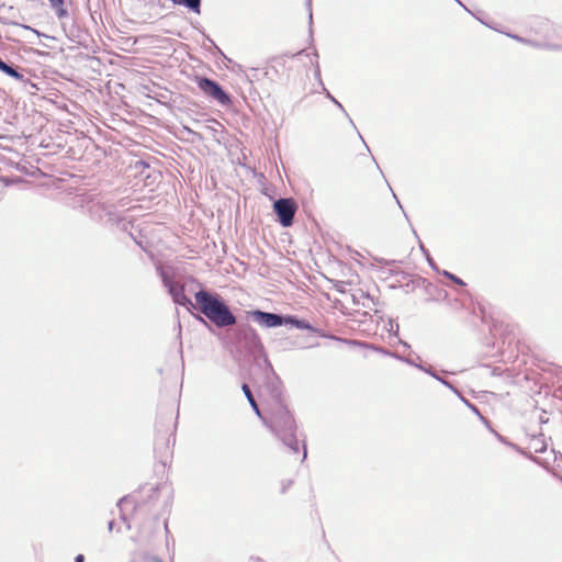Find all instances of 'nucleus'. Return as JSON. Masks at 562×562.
I'll use <instances>...</instances> for the list:
<instances>
[{
	"label": "nucleus",
	"mask_w": 562,
	"mask_h": 562,
	"mask_svg": "<svg viewBox=\"0 0 562 562\" xmlns=\"http://www.w3.org/2000/svg\"><path fill=\"white\" fill-rule=\"evenodd\" d=\"M139 562H165L164 560L156 557H145Z\"/></svg>",
	"instance_id": "obj_11"
},
{
	"label": "nucleus",
	"mask_w": 562,
	"mask_h": 562,
	"mask_svg": "<svg viewBox=\"0 0 562 562\" xmlns=\"http://www.w3.org/2000/svg\"><path fill=\"white\" fill-rule=\"evenodd\" d=\"M198 86L201 91L221 104L225 105L231 102L228 94L215 81L207 78H199Z\"/></svg>",
	"instance_id": "obj_4"
},
{
	"label": "nucleus",
	"mask_w": 562,
	"mask_h": 562,
	"mask_svg": "<svg viewBox=\"0 0 562 562\" xmlns=\"http://www.w3.org/2000/svg\"><path fill=\"white\" fill-rule=\"evenodd\" d=\"M194 297L200 312L216 326L226 327L236 323L235 316L217 296L205 291H199Z\"/></svg>",
	"instance_id": "obj_2"
},
{
	"label": "nucleus",
	"mask_w": 562,
	"mask_h": 562,
	"mask_svg": "<svg viewBox=\"0 0 562 562\" xmlns=\"http://www.w3.org/2000/svg\"><path fill=\"white\" fill-rule=\"evenodd\" d=\"M241 390H243V392H244L245 396L247 397V400H248V402H249L250 406H251V407H252V409L255 411V413L258 415V417H260V418H261L262 414H261V412H260V409H259V407H258L257 402L255 401V398H254V396H252V393H251V391H250L249 386H248L247 384H243Z\"/></svg>",
	"instance_id": "obj_7"
},
{
	"label": "nucleus",
	"mask_w": 562,
	"mask_h": 562,
	"mask_svg": "<svg viewBox=\"0 0 562 562\" xmlns=\"http://www.w3.org/2000/svg\"><path fill=\"white\" fill-rule=\"evenodd\" d=\"M50 5L57 10L58 16H64L66 10L64 9V0H49Z\"/></svg>",
	"instance_id": "obj_10"
},
{
	"label": "nucleus",
	"mask_w": 562,
	"mask_h": 562,
	"mask_svg": "<svg viewBox=\"0 0 562 562\" xmlns=\"http://www.w3.org/2000/svg\"><path fill=\"white\" fill-rule=\"evenodd\" d=\"M261 419L284 442L291 443L295 439V419L280 398L276 397L268 404Z\"/></svg>",
	"instance_id": "obj_1"
},
{
	"label": "nucleus",
	"mask_w": 562,
	"mask_h": 562,
	"mask_svg": "<svg viewBox=\"0 0 562 562\" xmlns=\"http://www.w3.org/2000/svg\"><path fill=\"white\" fill-rule=\"evenodd\" d=\"M297 205L293 199H279L273 204V210L283 227L292 225Z\"/></svg>",
	"instance_id": "obj_3"
},
{
	"label": "nucleus",
	"mask_w": 562,
	"mask_h": 562,
	"mask_svg": "<svg viewBox=\"0 0 562 562\" xmlns=\"http://www.w3.org/2000/svg\"><path fill=\"white\" fill-rule=\"evenodd\" d=\"M175 4H184L192 11L200 13V0H171Z\"/></svg>",
	"instance_id": "obj_9"
},
{
	"label": "nucleus",
	"mask_w": 562,
	"mask_h": 562,
	"mask_svg": "<svg viewBox=\"0 0 562 562\" xmlns=\"http://www.w3.org/2000/svg\"><path fill=\"white\" fill-rule=\"evenodd\" d=\"M85 558L82 554L77 555L75 562H83Z\"/></svg>",
	"instance_id": "obj_13"
},
{
	"label": "nucleus",
	"mask_w": 562,
	"mask_h": 562,
	"mask_svg": "<svg viewBox=\"0 0 562 562\" xmlns=\"http://www.w3.org/2000/svg\"><path fill=\"white\" fill-rule=\"evenodd\" d=\"M239 341L251 349H259L262 347L260 336L251 326H245L239 329Z\"/></svg>",
	"instance_id": "obj_6"
},
{
	"label": "nucleus",
	"mask_w": 562,
	"mask_h": 562,
	"mask_svg": "<svg viewBox=\"0 0 562 562\" xmlns=\"http://www.w3.org/2000/svg\"><path fill=\"white\" fill-rule=\"evenodd\" d=\"M559 47H561V48H562V45H560Z\"/></svg>",
	"instance_id": "obj_15"
},
{
	"label": "nucleus",
	"mask_w": 562,
	"mask_h": 562,
	"mask_svg": "<svg viewBox=\"0 0 562 562\" xmlns=\"http://www.w3.org/2000/svg\"><path fill=\"white\" fill-rule=\"evenodd\" d=\"M286 487L288 486H285V485L282 487V493H285Z\"/></svg>",
	"instance_id": "obj_14"
},
{
	"label": "nucleus",
	"mask_w": 562,
	"mask_h": 562,
	"mask_svg": "<svg viewBox=\"0 0 562 562\" xmlns=\"http://www.w3.org/2000/svg\"><path fill=\"white\" fill-rule=\"evenodd\" d=\"M454 283L457 284H461L463 285V281L461 279H459L458 277L453 276V274H450V273H446Z\"/></svg>",
	"instance_id": "obj_12"
},
{
	"label": "nucleus",
	"mask_w": 562,
	"mask_h": 562,
	"mask_svg": "<svg viewBox=\"0 0 562 562\" xmlns=\"http://www.w3.org/2000/svg\"><path fill=\"white\" fill-rule=\"evenodd\" d=\"M251 316L254 317L255 321H257L259 324L266 327H278L281 326L283 323H291L297 327H301L299 321H295L293 318H286L285 321H283V318L280 315L272 313L254 311L251 312Z\"/></svg>",
	"instance_id": "obj_5"
},
{
	"label": "nucleus",
	"mask_w": 562,
	"mask_h": 562,
	"mask_svg": "<svg viewBox=\"0 0 562 562\" xmlns=\"http://www.w3.org/2000/svg\"><path fill=\"white\" fill-rule=\"evenodd\" d=\"M0 70L14 79H18V80L23 79V76L20 72H18L14 68L9 66L8 64H5L1 58H0Z\"/></svg>",
	"instance_id": "obj_8"
}]
</instances>
